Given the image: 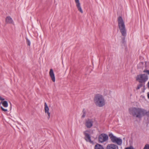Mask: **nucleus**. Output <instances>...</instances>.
<instances>
[{
    "label": "nucleus",
    "instance_id": "obj_16",
    "mask_svg": "<svg viewBox=\"0 0 149 149\" xmlns=\"http://www.w3.org/2000/svg\"><path fill=\"white\" fill-rule=\"evenodd\" d=\"M1 103H2L3 106L5 107H7L8 106V103L7 101H4L3 102H1Z\"/></svg>",
    "mask_w": 149,
    "mask_h": 149
},
{
    "label": "nucleus",
    "instance_id": "obj_20",
    "mask_svg": "<svg viewBox=\"0 0 149 149\" xmlns=\"http://www.w3.org/2000/svg\"><path fill=\"white\" fill-rule=\"evenodd\" d=\"M125 149H135L132 146H130L129 147H126Z\"/></svg>",
    "mask_w": 149,
    "mask_h": 149
},
{
    "label": "nucleus",
    "instance_id": "obj_24",
    "mask_svg": "<svg viewBox=\"0 0 149 149\" xmlns=\"http://www.w3.org/2000/svg\"><path fill=\"white\" fill-rule=\"evenodd\" d=\"M4 100V99L2 98L0 96V100Z\"/></svg>",
    "mask_w": 149,
    "mask_h": 149
},
{
    "label": "nucleus",
    "instance_id": "obj_9",
    "mask_svg": "<svg viewBox=\"0 0 149 149\" xmlns=\"http://www.w3.org/2000/svg\"><path fill=\"white\" fill-rule=\"evenodd\" d=\"M44 110L45 113H47L48 115L47 119H49L50 117V113L49 112V108L46 102L44 104Z\"/></svg>",
    "mask_w": 149,
    "mask_h": 149
},
{
    "label": "nucleus",
    "instance_id": "obj_22",
    "mask_svg": "<svg viewBox=\"0 0 149 149\" xmlns=\"http://www.w3.org/2000/svg\"><path fill=\"white\" fill-rule=\"evenodd\" d=\"M1 110L3 111L6 112L7 111H8L7 109H4L2 106L1 107Z\"/></svg>",
    "mask_w": 149,
    "mask_h": 149
},
{
    "label": "nucleus",
    "instance_id": "obj_3",
    "mask_svg": "<svg viewBox=\"0 0 149 149\" xmlns=\"http://www.w3.org/2000/svg\"><path fill=\"white\" fill-rule=\"evenodd\" d=\"M94 102L95 105L100 107L103 106L105 104V100L103 96L100 94H97L94 96Z\"/></svg>",
    "mask_w": 149,
    "mask_h": 149
},
{
    "label": "nucleus",
    "instance_id": "obj_26",
    "mask_svg": "<svg viewBox=\"0 0 149 149\" xmlns=\"http://www.w3.org/2000/svg\"><path fill=\"white\" fill-rule=\"evenodd\" d=\"M148 87L149 89V81L148 82L147 84Z\"/></svg>",
    "mask_w": 149,
    "mask_h": 149
},
{
    "label": "nucleus",
    "instance_id": "obj_18",
    "mask_svg": "<svg viewBox=\"0 0 149 149\" xmlns=\"http://www.w3.org/2000/svg\"><path fill=\"white\" fill-rule=\"evenodd\" d=\"M144 116L145 115H146L148 117H149V111H147L144 109Z\"/></svg>",
    "mask_w": 149,
    "mask_h": 149
},
{
    "label": "nucleus",
    "instance_id": "obj_13",
    "mask_svg": "<svg viewBox=\"0 0 149 149\" xmlns=\"http://www.w3.org/2000/svg\"><path fill=\"white\" fill-rule=\"evenodd\" d=\"M6 22L7 23L12 24L13 23V21L10 16H8L6 18Z\"/></svg>",
    "mask_w": 149,
    "mask_h": 149
},
{
    "label": "nucleus",
    "instance_id": "obj_8",
    "mask_svg": "<svg viewBox=\"0 0 149 149\" xmlns=\"http://www.w3.org/2000/svg\"><path fill=\"white\" fill-rule=\"evenodd\" d=\"M85 125L87 128H90L93 126V121L92 120L88 119L86 120Z\"/></svg>",
    "mask_w": 149,
    "mask_h": 149
},
{
    "label": "nucleus",
    "instance_id": "obj_17",
    "mask_svg": "<svg viewBox=\"0 0 149 149\" xmlns=\"http://www.w3.org/2000/svg\"><path fill=\"white\" fill-rule=\"evenodd\" d=\"M82 113H83V115L82 116H81V118H84L85 116H86V111L85 110V109H84L83 110V111H82Z\"/></svg>",
    "mask_w": 149,
    "mask_h": 149
},
{
    "label": "nucleus",
    "instance_id": "obj_7",
    "mask_svg": "<svg viewBox=\"0 0 149 149\" xmlns=\"http://www.w3.org/2000/svg\"><path fill=\"white\" fill-rule=\"evenodd\" d=\"M88 132V131H85L83 132V134L85 136L84 139L86 142H89L93 144L94 142L93 141H91V137L90 134L87 133Z\"/></svg>",
    "mask_w": 149,
    "mask_h": 149
},
{
    "label": "nucleus",
    "instance_id": "obj_1",
    "mask_svg": "<svg viewBox=\"0 0 149 149\" xmlns=\"http://www.w3.org/2000/svg\"><path fill=\"white\" fill-rule=\"evenodd\" d=\"M130 114L134 117L141 119L144 116V109L141 108L132 107L129 109Z\"/></svg>",
    "mask_w": 149,
    "mask_h": 149
},
{
    "label": "nucleus",
    "instance_id": "obj_2",
    "mask_svg": "<svg viewBox=\"0 0 149 149\" xmlns=\"http://www.w3.org/2000/svg\"><path fill=\"white\" fill-rule=\"evenodd\" d=\"M118 26L122 35L125 37L127 35V30L125 23L123 18L121 16H119L117 18Z\"/></svg>",
    "mask_w": 149,
    "mask_h": 149
},
{
    "label": "nucleus",
    "instance_id": "obj_10",
    "mask_svg": "<svg viewBox=\"0 0 149 149\" xmlns=\"http://www.w3.org/2000/svg\"><path fill=\"white\" fill-rule=\"evenodd\" d=\"M75 1L76 3V6L78 10L81 13H83V11L82 9L81 8L80 6V4L79 2V0H75Z\"/></svg>",
    "mask_w": 149,
    "mask_h": 149
},
{
    "label": "nucleus",
    "instance_id": "obj_21",
    "mask_svg": "<svg viewBox=\"0 0 149 149\" xmlns=\"http://www.w3.org/2000/svg\"><path fill=\"white\" fill-rule=\"evenodd\" d=\"M143 149H149V144H146Z\"/></svg>",
    "mask_w": 149,
    "mask_h": 149
},
{
    "label": "nucleus",
    "instance_id": "obj_23",
    "mask_svg": "<svg viewBox=\"0 0 149 149\" xmlns=\"http://www.w3.org/2000/svg\"><path fill=\"white\" fill-rule=\"evenodd\" d=\"M144 72H145L147 73L148 74H149V70H144L143 71Z\"/></svg>",
    "mask_w": 149,
    "mask_h": 149
},
{
    "label": "nucleus",
    "instance_id": "obj_25",
    "mask_svg": "<svg viewBox=\"0 0 149 149\" xmlns=\"http://www.w3.org/2000/svg\"><path fill=\"white\" fill-rule=\"evenodd\" d=\"M147 96L148 98L149 99V92H148L147 93Z\"/></svg>",
    "mask_w": 149,
    "mask_h": 149
},
{
    "label": "nucleus",
    "instance_id": "obj_12",
    "mask_svg": "<svg viewBox=\"0 0 149 149\" xmlns=\"http://www.w3.org/2000/svg\"><path fill=\"white\" fill-rule=\"evenodd\" d=\"M49 74L53 82H54L55 81V77L54 74L52 69H50Z\"/></svg>",
    "mask_w": 149,
    "mask_h": 149
},
{
    "label": "nucleus",
    "instance_id": "obj_4",
    "mask_svg": "<svg viewBox=\"0 0 149 149\" xmlns=\"http://www.w3.org/2000/svg\"><path fill=\"white\" fill-rule=\"evenodd\" d=\"M109 136L111 139V141L113 143H116L119 146L122 145L123 141L121 138L116 137L114 136L111 133H110L109 134Z\"/></svg>",
    "mask_w": 149,
    "mask_h": 149
},
{
    "label": "nucleus",
    "instance_id": "obj_14",
    "mask_svg": "<svg viewBox=\"0 0 149 149\" xmlns=\"http://www.w3.org/2000/svg\"><path fill=\"white\" fill-rule=\"evenodd\" d=\"M94 149H104L103 146L99 143H97L95 146Z\"/></svg>",
    "mask_w": 149,
    "mask_h": 149
},
{
    "label": "nucleus",
    "instance_id": "obj_15",
    "mask_svg": "<svg viewBox=\"0 0 149 149\" xmlns=\"http://www.w3.org/2000/svg\"><path fill=\"white\" fill-rule=\"evenodd\" d=\"M144 85H145V84H144V83H140L138 85L136 89V90L139 89L142 86H145Z\"/></svg>",
    "mask_w": 149,
    "mask_h": 149
},
{
    "label": "nucleus",
    "instance_id": "obj_6",
    "mask_svg": "<svg viewBox=\"0 0 149 149\" xmlns=\"http://www.w3.org/2000/svg\"><path fill=\"white\" fill-rule=\"evenodd\" d=\"M109 137L107 134L105 133H102L98 136L99 143H103L108 141Z\"/></svg>",
    "mask_w": 149,
    "mask_h": 149
},
{
    "label": "nucleus",
    "instance_id": "obj_19",
    "mask_svg": "<svg viewBox=\"0 0 149 149\" xmlns=\"http://www.w3.org/2000/svg\"><path fill=\"white\" fill-rule=\"evenodd\" d=\"M26 42L27 44V45L30 46L31 45V42L27 38H26Z\"/></svg>",
    "mask_w": 149,
    "mask_h": 149
},
{
    "label": "nucleus",
    "instance_id": "obj_11",
    "mask_svg": "<svg viewBox=\"0 0 149 149\" xmlns=\"http://www.w3.org/2000/svg\"><path fill=\"white\" fill-rule=\"evenodd\" d=\"M107 149H118V148L116 145L112 144H109L107 146Z\"/></svg>",
    "mask_w": 149,
    "mask_h": 149
},
{
    "label": "nucleus",
    "instance_id": "obj_5",
    "mask_svg": "<svg viewBox=\"0 0 149 149\" xmlns=\"http://www.w3.org/2000/svg\"><path fill=\"white\" fill-rule=\"evenodd\" d=\"M148 79V76L145 74H140L138 75L136 78V81L140 83H143L144 84Z\"/></svg>",
    "mask_w": 149,
    "mask_h": 149
}]
</instances>
